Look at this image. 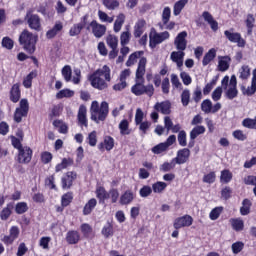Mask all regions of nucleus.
<instances>
[{"instance_id":"1","label":"nucleus","mask_w":256,"mask_h":256,"mask_svg":"<svg viewBox=\"0 0 256 256\" xmlns=\"http://www.w3.org/2000/svg\"><path fill=\"white\" fill-rule=\"evenodd\" d=\"M88 81L94 89H98V91H103L109 87V82H111V68L109 66L104 65L102 68L94 71L89 77Z\"/></svg>"},{"instance_id":"2","label":"nucleus","mask_w":256,"mask_h":256,"mask_svg":"<svg viewBox=\"0 0 256 256\" xmlns=\"http://www.w3.org/2000/svg\"><path fill=\"white\" fill-rule=\"evenodd\" d=\"M91 120L99 124L101 121L107 119L109 115V103L102 102L99 106V102L93 101L90 107Z\"/></svg>"},{"instance_id":"3","label":"nucleus","mask_w":256,"mask_h":256,"mask_svg":"<svg viewBox=\"0 0 256 256\" xmlns=\"http://www.w3.org/2000/svg\"><path fill=\"white\" fill-rule=\"evenodd\" d=\"M221 86L226 99L231 101L239 95V90H237V76L232 75L231 78H229V76H224L221 81Z\"/></svg>"},{"instance_id":"4","label":"nucleus","mask_w":256,"mask_h":256,"mask_svg":"<svg viewBox=\"0 0 256 256\" xmlns=\"http://www.w3.org/2000/svg\"><path fill=\"white\" fill-rule=\"evenodd\" d=\"M37 39V35L29 32L28 30H24L19 36V43L23 46V49L31 55L35 53V45H37Z\"/></svg>"},{"instance_id":"5","label":"nucleus","mask_w":256,"mask_h":256,"mask_svg":"<svg viewBox=\"0 0 256 256\" xmlns=\"http://www.w3.org/2000/svg\"><path fill=\"white\" fill-rule=\"evenodd\" d=\"M143 83H145V80H138L136 79V84L132 86L131 91L134 95H148V97H153V94L155 93V88L152 84H149L147 86H144Z\"/></svg>"},{"instance_id":"6","label":"nucleus","mask_w":256,"mask_h":256,"mask_svg":"<svg viewBox=\"0 0 256 256\" xmlns=\"http://www.w3.org/2000/svg\"><path fill=\"white\" fill-rule=\"evenodd\" d=\"M27 113H29V100L24 98L20 100L19 107L14 112V121L21 123L23 117H27Z\"/></svg>"},{"instance_id":"7","label":"nucleus","mask_w":256,"mask_h":256,"mask_svg":"<svg viewBox=\"0 0 256 256\" xmlns=\"http://www.w3.org/2000/svg\"><path fill=\"white\" fill-rule=\"evenodd\" d=\"M149 37H150L149 45L152 49H155V47H157V45L163 43V41H167V39H169V37H171V35L167 31H164L161 33L151 31Z\"/></svg>"},{"instance_id":"8","label":"nucleus","mask_w":256,"mask_h":256,"mask_svg":"<svg viewBox=\"0 0 256 256\" xmlns=\"http://www.w3.org/2000/svg\"><path fill=\"white\" fill-rule=\"evenodd\" d=\"M25 21L33 31H41V18L39 15L33 14V11H27Z\"/></svg>"},{"instance_id":"9","label":"nucleus","mask_w":256,"mask_h":256,"mask_svg":"<svg viewBox=\"0 0 256 256\" xmlns=\"http://www.w3.org/2000/svg\"><path fill=\"white\" fill-rule=\"evenodd\" d=\"M33 159V150L29 146H24L18 151L17 162L22 165H27L31 163Z\"/></svg>"},{"instance_id":"10","label":"nucleus","mask_w":256,"mask_h":256,"mask_svg":"<svg viewBox=\"0 0 256 256\" xmlns=\"http://www.w3.org/2000/svg\"><path fill=\"white\" fill-rule=\"evenodd\" d=\"M87 30L91 31L94 37L96 39H101L105 33H107V26L103 24H99L96 20H93L90 22V24L87 26Z\"/></svg>"},{"instance_id":"11","label":"nucleus","mask_w":256,"mask_h":256,"mask_svg":"<svg viewBox=\"0 0 256 256\" xmlns=\"http://www.w3.org/2000/svg\"><path fill=\"white\" fill-rule=\"evenodd\" d=\"M221 103L217 102L213 105V102H211L210 99H205L201 103V111L205 113L206 115H209V113H217L221 111Z\"/></svg>"},{"instance_id":"12","label":"nucleus","mask_w":256,"mask_h":256,"mask_svg":"<svg viewBox=\"0 0 256 256\" xmlns=\"http://www.w3.org/2000/svg\"><path fill=\"white\" fill-rule=\"evenodd\" d=\"M193 225V217L191 215H184L174 220V229H183V227H191Z\"/></svg>"},{"instance_id":"13","label":"nucleus","mask_w":256,"mask_h":256,"mask_svg":"<svg viewBox=\"0 0 256 256\" xmlns=\"http://www.w3.org/2000/svg\"><path fill=\"white\" fill-rule=\"evenodd\" d=\"M21 233V230L17 226H12L9 229V235L4 236L1 241L5 245H13L16 239H19V235Z\"/></svg>"},{"instance_id":"14","label":"nucleus","mask_w":256,"mask_h":256,"mask_svg":"<svg viewBox=\"0 0 256 256\" xmlns=\"http://www.w3.org/2000/svg\"><path fill=\"white\" fill-rule=\"evenodd\" d=\"M87 19H89V15H84L81 18V21L77 24H74L70 30H69V35L70 37H77V35L81 34V31L85 28V25H87Z\"/></svg>"},{"instance_id":"15","label":"nucleus","mask_w":256,"mask_h":256,"mask_svg":"<svg viewBox=\"0 0 256 256\" xmlns=\"http://www.w3.org/2000/svg\"><path fill=\"white\" fill-rule=\"evenodd\" d=\"M170 59L173 63L176 64L177 69H179V71H182L183 70V61L185 59V50L173 51L170 54Z\"/></svg>"},{"instance_id":"16","label":"nucleus","mask_w":256,"mask_h":256,"mask_svg":"<svg viewBox=\"0 0 256 256\" xmlns=\"http://www.w3.org/2000/svg\"><path fill=\"white\" fill-rule=\"evenodd\" d=\"M224 35L231 43H237L238 47L245 46V39H243V37H241L239 33L231 32V30H226L224 31Z\"/></svg>"},{"instance_id":"17","label":"nucleus","mask_w":256,"mask_h":256,"mask_svg":"<svg viewBox=\"0 0 256 256\" xmlns=\"http://www.w3.org/2000/svg\"><path fill=\"white\" fill-rule=\"evenodd\" d=\"M174 45L177 51H185L187 49V31H182L176 36Z\"/></svg>"},{"instance_id":"18","label":"nucleus","mask_w":256,"mask_h":256,"mask_svg":"<svg viewBox=\"0 0 256 256\" xmlns=\"http://www.w3.org/2000/svg\"><path fill=\"white\" fill-rule=\"evenodd\" d=\"M77 179V173L69 171L61 178L62 189H71L73 187V181Z\"/></svg>"},{"instance_id":"19","label":"nucleus","mask_w":256,"mask_h":256,"mask_svg":"<svg viewBox=\"0 0 256 256\" xmlns=\"http://www.w3.org/2000/svg\"><path fill=\"white\" fill-rule=\"evenodd\" d=\"M191 156V150L189 148H183L177 152V156L174 158L177 165H183L187 163L189 157Z\"/></svg>"},{"instance_id":"20","label":"nucleus","mask_w":256,"mask_h":256,"mask_svg":"<svg viewBox=\"0 0 256 256\" xmlns=\"http://www.w3.org/2000/svg\"><path fill=\"white\" fill-rule=\"evenodd\" d=\"M146 67H147V58L142 57L140 58L138 62V67L136 70V79L143 81L145 80V73H146Z\"/></svg>"},{"instance_id":"21","label":"nucleus","mask_w":256,"mask_h":256,"mask_svg":"<svg viewBox=\"0 0 256 256\" xmlns=\"http://www.w3.org/2000/svg\"><path fill=\"white\" fill-rule=\"evenodd\" d=\"M115 147V139L111 136H105L103 142L98 144L99 151H111Z\"/></svg>"},{"instance_id":"22","label":"nucleus","mask_w":256,"mask_h":256,"mask_svg":"<svg viewBox=\"0 0 256 256\" xmlns=\"http://www.w3.org/2000/svg\"><path fill=\"white\" fill-rule=\"evenodd\" d=\"M135 199V193L131 190H126L119 199L120 205H131Z\"/></svg>"},{"instance_id":"23","label":"nucleus","mask_w":256,"mask_h":256,"mask_svg":"<svg viewBox=\"0 0 256 256\" xmlns=\"http://www.w3.org/2000/svg\"><path fill=\"white\" fill-rule=\"evenodd\" d=\"M147 25V22L145 19H138L137 22L134 25V37L138 39V37H141L143 33H145V27Z\"/></svg>"},{"instance_id":"24","label":"nucleus","mask_w":256,"mask_h":256,"mask_svg":"<svg viewBox=\"0 0 256 256\" xmlns=\"http://www.w3.org/2000/svg\"><path fill=\"white\" fill-rule=\"evenodd\" d=\"M154 109L155 111H159L160 113H162V115H169V113H171V102H158L154 105Z\"/></svg>"},{"instance_id":"25","label":"nucleus","mask_w":256,"mask_h":256,"mask_svg":"<svg viewBox=\"0 0 256 256\" xmlns=\"http://www.w3.org/2000/svg\"><path fill=\"white\" fill-rule=\"evenodd\" d=\"M202 17L208 25H210L212 31H217L219 29V23L213 18V15L211 13L205 11L202 13Z\"/></svg>"},{"instance_id":"26","label":"nucleus","mask_w":256,"mask_h":256,"mask_svg":"<svg viewBox=\"0 0 256 256\" xmlns=\"http://www.w3.org/2000/svg\"><path fill=\"white\" fill-rule=\"evenodd\" d=\"M19 87V83H16L10 90V101H12V103H18L21 99V89Z\"/></svg>"},{"instance_id":"27","label":"nucleus","mask_w":256,"mask_h":256,"mask_svg":"<svg viewBox=\"0 0 256 256\" xmlns=\"http://www.w3.org/2000/svg\"><path fill=\"white\" fill-rule=\"evenodd\" d=\"M77 119L83 127H87V107L85 105H80Z\"/></svg>"},{"instance_id":"28","label":"nucleus","mask_w":256,"mask_h":256,"mask_svg":"<svg viewBox=\"0 0 256 256\" xmlns=\"http://www.w3.org/2000/svg\"><path fill=\"white\" fill-rule=\"evenodd\" d=\"M218 59V70L222 72L227 71L229 65H231V58L229 56H219Z\"/></svg>"},{"instance_id":"29","label":"nucleus","mask_w":256,"mask_h":256,"mask_svg":"<svg viewBox=\"0 0 256 256\" xmlns=\"http://www.w3.org/2000/svg\"><path fill=\"white\" fill-rule=\"evenodd\" d=\"M60 31H63V23L57 21L53 28L46 32L47 39H53Z\"/></svg>"},{"instance_id":"30","label":"nucleus","mask_w":256,"mask_h":256,"mask_svg":"<svg viewBox=\"0 0 256 256\" xmlns=\"http://www.w3.org/2000/svg\"><path fill=\"white\" fill-rule=\"evenodd\" d=\"M229 222L234 231L239 232L245 229V222L241 218H231Z\"/></svg>"},{"instance_id":"31","label":"nucleus","mask_w":256,"mask_h":256,"mask_svg":"<svg viewBox=\"0 0 256 256\" xmlns=\"http://www.w3.org/2000/svg\"><path fill=\"white\" fill-rule=\"evenodd\" d=\"M206 131L205 126L197 125L190 131V139L191 141H195L199 135H203Z\"/></svg>"},{"instance_id":"32","label":"nucleus","mask_w":256,"mask_h":256,"mask_svg":"<svg viewBox=\"0 0 256 256\" xmlns=\"http://www.w3.org/2000/svg\"><path fill=\"white\" fill-rule=\"evenodd\" d=\"M95 207H97V199L91 198L83 208V215H91Z\"/></svg>"},{"instance_id":"33","label":"nucleus","mask_w":256,"mask_h":256,"mask_svg":"<svg viewBox=\"0 0 256 256\" xmlns=\"http://www.w3.org/2000/svg\"><path fill=\"white\" fill-rule=\"evenodd\" d=\"M71 165H73L72 158H63L61 163L56 165L55 172L59 173L60 171H63V169H67V167H71Z\"/></svg>"},{"instance_id":"34","label":"nucleus","mask_w":256,"mask_h":256,"mask_svg":"<svg viewBox=\"0 0 256 256\" xmlns=\"http://www.w3.org/2000/svg\"><path fill=\"white\" fill-rule=\"evenodd\" d=\"M233 180V173L229 169H224L220 172V183H231Z\"/></svg>"},{"instance_id":"35","label":"nucleus","mask_w":256,"mask_h":256,"mask_svg":"<svg viewBox=\"0 0 256 256\" xmlns=\"http://www.w3.org/2000/svg\"><path fill=\"white\" fill-rule=\"evenodd\" d=\"M188 3L189 0H179L174 4L173 13L175 17L181 15V12L183 11V9H185V5H187Z\"/></svg>"},{"instance_id":"36","label":"nucleus","mask_w":256,"mask_h":256,"mask_svg":"<svg viewBox=\"0 0 256 256\" xmlns=\"http://www.w3.org/2000/svg\"><path fill=\"white\" fill-rule=\"evenodd\" d=\"M118 129L120 130L121 135H131V129L129 128V120L123 119L119 125Z\"/></svg>"},{"instance_id":"37","label":"nucleus","mask_w":256,"mask_h":256,"mask_svg":"<svg viewBox=\"0 0 256 256\" xmlns=\"http://www.w3.org/2000/svg\"><path fill=\"white\" fill-rule=\"evenodd\" d=\"M143 55V51H136L132 53L128 60L126 61V67H133L135 63H137V59H139Z\"/></svg>"},{"instance_id":"38","label":"nucleus","mask_w":256,"mask_h":256,"mask_svg":"<svg viewBox=\"0 0 256 256\" xmlns=\"http://www.w3.org/2000/svg\"><path fill=\"white\" fill-rule=\"evenodd\" d=\"M66 241L70 245H75L76 243H79V232L69 231L66 235Z\"/></svg>"},{"instance_id":"39","label":"nucleus","mask_w":256,"mask_h":256,"mask_svg":"<svg viewBox=\"0 0 256 256\" xmlns=\"http://www.w3.org/2000/svg\"><path fill=\"white\" fill-rule=\"evenodd\" d=\"M216 56H217V50H215L214 48L210 49L208 53L205 54L202 61V65L206 67V65H209V62L213 61Z\"/></svg>"},{"instance_id":"40","label":"nucleus","mask_w":256,"mask_h":256,"mask_svg":"<svg viewBox=\"0 0 256 256\" xmlns=\"http://www.w3.org/2000/svg\"><path fill=\"white\" fill-rule=\"evenodd\" d=\"M75 95V91L69 89V88H66V89H62L60 90L57 94H56V98L57 99H69L71 97H73Z\"/></svg>"},{"instance_id":"41","label":"nucleus","mask_w":256,"mask_h":256,"mask_svg":"<svg viewBox=\"0 0 256 256\" xmlns=\"http://www.w3.org/2000/svg\"><path fill=\"white\" fill-rule=\"evenodd\" d=\"M37 77V72H30L23 80V86L25 89H31L33 80Z\"/></svg>"},{"instance_id":"42","label":"nucleus","mask_w":256,"mask_h":256,"mask_svg":"<svg viewBox=\"0 0 256 256\" xmlns=\"http://www.w3.org/2000/svg\"><path fill=\"white\" fill-rule=\"evenodd\" d=\"M106 43L110 49H117L119 45V38L113 34H110L106 37Z\"/></svg>"},{"instance_id":"43","label":"nucleus","mask_w":256,"mask_h":256,"mask_svg":"<svg viewBox=\"0 0 256 256\" xmlns=\"http://www.w3.org/2000/svg\"><path fill=\"white\" fill-rule=\"evenodd\" d=\"M246 27L248 35H253V27H255V17L253 16V14L247 15Z\"/></svg>"},{"instance_id":"44","label":"nucleus","mask_w":256,"mask_h":256,"mask_svg":"<svg viewBox=\"0 0 256 256\" xmlns=\"http://www.w3.org/2000/svg\"><path fill=\"white\" fill-rule=\"evenodd\" d=\"M123 23H125V14H119L114 22V32L119 33L121 28L123 27Z\"/></svg>"},{"instance_id":"45","label":"nucleus","mask_w":256,"mask_h":256,"mask_svg":"<svg viewBox=\"0 0 256 256\" xmlns=\"http://www.w3.org/2000/svg\"><path fill=\"white\" fill-rule=\"evenodd\" d=\"M241 91L243 95H247L248 97H250L251 95H255V92H256L255 81L252 80L251 86H248V87L241 86Z\"/></svg>"},{"instance_id":"46","label":"nucleus","mask_w":256,"mask_h":256,"mask_svg":"<svg viewBox=\"0 0 256 256\" xmlns=\"http://www.w3.org/2000/svg\"><path fill=\"white\" fill-rule=\"evenodd\" d=\"M166 189H167V183H165V182L158 181V182L152 184V191H153V193L161 194Z\"/></svg>"},{"instance_id":"47","label":"nucleus","mask_w":256,"mask_h":256,"mask_svg":"<svg viewBox=\"0 0 256 256\" xmlns=\"http://www.w3.org/2000/svg\"><path fill=\"white\" fill-rule=\"evenodd\" d=\"M251 200L244 199L242 202V207L240 208L241 215H249L251 213Z\"/></svg>"},{"instance_id":"48","label":"nucleus","mask_w":256,"mask_h":256,"mask_svg":"<svg viewBox=\"0 0 256 256\" xmlns=\"http://www.w3.org/2000/svg\"><path fill=\"white\" fill-rule=\"evenodd\" d=\"M217 179V174L215 172H209L207 174H204L202 181L203 183H207L208 185H213Z\"/></svg>"},{"instance_id":"49","label":"nucleus","mask_w":256,"mask_h":256,"mask_svg":"<svg viewBox=\"0 0 256 256\" xmlns=\"http://www.w3.org/2000/svg\"><path fill=\"white\" fill-rule=\"evenodd\" d=\"M131 41V31L127 29L126 31L122 32L120 35V45H129V42Z\"/></svg>"},{"instance_id":"50","label":"nucleus","mask_w":256,"mask_h":256,"mask_svg":"<svg viewBox=\"0 0 256 256\" xmlns=\"http://www.w3.org/2000/svg\"><path fill=\"white\" fill-rule=\"evenodd\" d=\"M54 127H56L57 129H59V133L62 134H66L69 131V127L65 124V122L61 121V120H55L53 122Z\"/></svg>"},{"instance_id":"51","label":"nucleus","mask_w":256,"mask_h":256,"mask_svg":"<svg viewBox=\"0 0 256 256\" xmlns=\"http://www.w3.org/2000/svg\"><path fill=\"white\" fill-rule=\"evenodd\" d=\"M190 101H191V91H189V89L183 90L181 94V103L183 107H187Z\"/></svg>"},{"instance_id":"52","label":"nucleus","mask_w":256,"mask_h":256,"mask_svg":"<svg viewBox=\"0 0 256 256\" xmlns=\"http://www.w3.org/2000/svg\"><path fill=\"white\" fill-rule=\"evenodd\" d=\"M96 197L100 200V201H105V199H109V193H107V191L105 190V188L99 186L96 189Z\"/></svg>"},{"instance_id":"53","label":"nucleus","mask_w":256,"mask_h":256,"mask_svg":"<svg viewBox=\"0 0 256 256\" xmlns=\"http://www.w3.org/2000/svg\"><path fill=\"white\" fill-rule=\"evenodd\" d=\"M29 210V206H27L26 202H19L15 206V211L18 215H23V213H27Z\"/></svg>"},{"instance_id":"54","label":"nucleus","mask_w":256,"mask_h":256,"mask_svg":"<svg viewBox=\"0 0 256 256\" xmlns=\"http://www.w3.org/2000/svg\"><path fill=\"white\" fill-rule=\"evenodd\" d=\"M180 71V79L182 80V83L186 86L191 85V83H193V78H191V75L183 70Z\"/></svg>"},{"instance_id":"55","label":"nucleus","mask_w":256,"mask_h":256,"mask_svg":"<svg viewBox=\"0 0 256 256\" xmlns=\"http://www.w3.org/2000/svg\"><path fill=\"white\" fill-rule=\"evenodd\" d=\"M170 19H171V8L169 6H166L162 12L163 25H167V23H169Z\"/></svg>"},{"instance_id":"56","label":"nucleus","mask_w":256,"mask_h":256,"mask_svg":"<svg viewBox=\"0 0 256 256\" xmlns=\"http://www.w3.org/2000/svg\"><path fill=\"white\" fill-rule=\"evenodd\" d=\"M169 149L166 145L165 142H162L152 148V153L155 155H161V153H165Z\"/></svg>"},{"instance_id":"57","label":"nucleus","mask_w":256,"mask_h":256,"mask_svg":"<svg viewBox=\"0 0 256 256\" xmlns=\"http://www.w3.org/2000/svg\"><path fill=\"white\" fill-rule=\"evenodd\" d=\"M175 165H177V162L175 161V159L173 158L170 162H164L161 166H160V170L167 172V171H172V169L175 167Z\"/></svg>"},{"instance_id":"58","label":"nucleus","mask_w":256,"mask_h":256,"mask_svg":"<svg viewBox=\"0 0 256 256\" xmlns=\"http://www.w3.org/2000/svg\"><path fill=\"white\" fill-rule=\"evenodd\" d=\"M98 17L102 23H113V21L115 20L114 17H110L109 15H107V13L101 10L98 11Z\"/></svg>"},{"instance_id":"59","label":"nucleus","mask_w":256,"mask_h":256,"mask_svg":"<svg viewBox=\"0 0 256 256\" xmlns=\"http://www.w3.org/2000/svg\"><path fill=\"white\" fill-rule=\"evenodd\" d=\"M71 75H72V70H71V66L66 65L62 68V77L64 78V80L69 83V81H71Z\"/></svg>"},{"instance_id":"60","label":"nucleus","mask_w":256,"mask_h":256,"mask_svg":"<svg viewBox=\"0 0 256 256\" xmlns=\"http://www.w3.org/2000/svg\"><path fill=\"white\" fill-rule=\"evenodd\" d=\"M103 5L106 7V9H109L110 11H113L114 9H117V7H119V1H117V0H103Z\"/></svg>"},{"instance_id":"61","label":"nucleus","mask_w":256,"mask_h":256,"mask_svg":"<svg viewBox=\"0 0 256 256\" xmlns=\"http://www.w3.org/2000/svg\"><path fill=\"white\" fill-rule=\"evenodd\" d=\"M90 147H95L97 145V131H92L88 134L86 138Z\"/></svg>"},{"instance_id":"62","label":"nucleus","mask_w":256,"mask_h":256,"mask_svg":"<svg viewBox=\"0 0 256 256\" xmlns=\"http://www.w3.org/2000/svg\"><path fill=\"white\" fill-rule=\"evenodd\" d=\"M240 79H248L251 75V69L247 65H243L240 70Z\"/></svg>"},{"instance_id":"63","label":"nucleus","mask_w":256,"mask_h":256,"mask_svg":"<svg viewBox=\"0 0 256 256\" xmlns=\"http://www.w3.org/2000/svg\"><path fill=\"white\" fill-rule=\"evenodd\" d=\"M71 201H73V193L68 192V193L64 194L61 199L62 207L69 206Z\"/></svg>"},{"instance_id":"64","label":"nucleus","mask_w":256,"mask_h":256,"mask_svg":"<svg viewBox=\"0 0 256 256\" xmlns=\"http://www.w3.org/2000/svg\"><path fill=\"white\" fill-rule=\"evenodd\" d=\"M102 235H104V237H106V238L112 237V235H113V225H111V223H107L102 228Z\"/></svg>"}]
</instances>
